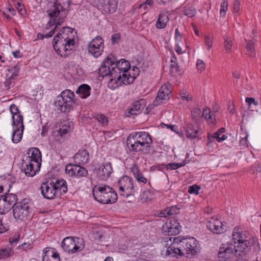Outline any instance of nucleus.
Listing matches in <instances>:
<instances>
[{"label": "nucleus", "mask_w": 261, "mask_h": 261, "mask_svg": "<svg viewBox=\"0 0 261 261\" xmlns=\"http://www.w3.org/2000/svg\"><path fill=\"white\" fill-rule=\"evenodd\" d=\"M172 91V85L166 84L163 85L159 89L156 98L153 101L154 106H158L162 102V100L169 99Z\"/></svg>", "instance_id": "12"}, {"label": "nucleus", "mask_w": 261, "mask_h": 261, "mask_svg": "<svg viewBox=\"0 0 261 261\" xmlns=\"http://www.w3.org/2000/svg\"><path fill=\"white\" fill-rule=\"evenodd\" d=\"M3 200H5L6 203H7L8 204L10 205V208L11 209L12 207L15 205V204L18 203L16 202L17 196L16 195L10 193H6V195L4 196L1 197Z\"/></svg>", "instance_id": "36"}, {"label": "nucleus", "mask_w": 261, "mask_h": 261, "mask_svg": "<svg viewBox=\"0 0 261 261\" xmlns=\"http://www.w3.org/2000/svg\"><path fill=\"white\" fill-rule=\"evenodd\" d=\"M19 70V67L18 66H14L13 68L9 70V72H11L12 74L10 76H8V74H7V77L13 81L15 80L18 77V72Z\"/></svg>", "instance_id": "49"}, {"label": "nucleus", "mask_w": 261, "mask_h": 261, "mask_svg": "<svg viewBox=\"0 0 261 261\" xmlns=\"http://www.w3.org/2000/svg\"><path fill=\"white\" fill-rule=\"evenodd\" d=\"M170 74L172 76H174L175 73L179 72V67L177 62H170Z\"/></svg>", "instance_id": "51"}, {"label": "nucleus", "mask_w": 261, "mask_h": 261, "mask_svg": "<svg viewBox=\"0 0 261 261\" xmlns=\"http://www.w3.org/2000/svg\"><path fill=\"white\" fill-rule=\"evenodd\" d=\"M15 178L10 177L8 178H0V194L2 193L4 188L8 189L7 192H9L10 189L15 183Z\"/></svg>", "instance_id": "30"}, {"label": "nucleus", "mask_w": 261, "mask_h": 261, "mask_svg": "<svg viewBox=\"0 0 261 261\" xmlns=\"http://www.w3.org/2000/svg\"><path fill=\"white\" fill-rule=\"evenodd\" d=\"M10 110L13 115L20 114L18 108L14 104L11 105L10 106Z\"/></svg>", "instance_id": "62"}, {"label": "nucleus", "mask_w": 261, "mask_h": 261, "mask_svg": "<svg viewBox=\"0 0 261 261\" xmlns=\"http://www.w3.org/2000/svg\"><path fill=\"white\" fill-rule=\"evenodd\" d=\"M114 60L112 58L108 57L104 60L101 66L99 68V72L103 77L109 76L110 73L111 67L114 65Z\"/></svg>", "instance_id": "21"}, {"label": "nucleus", "mask_w": 261, "mask_h": 261, "mask_svg": "<svg viewBox=\"0 0 261 261\" xmlns=\"http://www.w3.org/2000/svg\"><path fill=\"white\" fill-rule=\"evenodd\" d=\"M201 114V110L199 108H194L191 111V115L192 119L194 121H197Z\"/></svg>", "instance_id": "52"}, {"label": "nucleus", "mask_w": 261, "mask_h": 261, "mask_svg": "<svg viewBox=\"0 0 261 261\" xmlns=\"http://www.w3.org/2000/svg\"><path fill=\"white\" fill-rule=\"evenodd\" d=\"M118 186L121 195L128 197L135 192L133 179L128 176H122L118 181Z\"/></svg>", "instance_id": "7"}, {"label": "nucleus", "mask_w": 261, "mask_h": 261, "mask_svg": "<svg viewBox=\"0 0 261 261\" xmlns=\"http://www.w3.org/2000/svg\"><path fill=\"white\" fill-rule=\"evenodd\" d=\"M111 70L109 74L110 80L108 83L109 87H111L112 89H115L119 86L118 82H120V84L122 83V72L118 69L115 65L111 66Z\"/></svg>", "instance_id": "13"}, {"label": "nucleus", "mask_w": 261, "mask_h": 261, "mask_svg": "<svg viewBox=\"0 0 261 261\" xmlns=\"http://www.w3.org/2000/svg\"><path fill=\"white\" fill-rule=\"evenodd\" d=\"M235 246L232 244H222L220 247L218 252L219 261H226L231 259L234 256L238 257V255L234 252Z\"/></svg>", "instance_id": "9"}, {"label": "nucleus", "mask_w": 261, "mask_h": 261, "mask_svg": "<svg viewBox=\"0 0 261 261\" xmlns=\"http://www.w3.org/2000/svg\"><path fill=\"white\" fill-rule=\"evenodd\" d=\"M130 135H134V137L137 139H140V141L150 146L152 143V140L150 135L146 132H135L130 134Z\"/></svg>", "instance_id": "28"}, {"label": "nucleus", "mask_w": 261, "mask_h": 261, "mask_svg": "<svg viewBox=\"0 0 261 261\" xmlns=\"http://www.w3.org/2000/svg\"><path fill=\"white\" fill-rule=\"evenodd\" d=\"M246 48L247 49V55L250 57H254L255 55L254 50V42L252 40H245Z\"/></svg>", "instance_id": "40"}, {"label": "nucleus", "mask_w": 261, "mask_h": 261, "mask_svg": "<svg viewBox=\"0 0 261 261\" xmlns=\"http://www.w3.org/2000/svg\"><path fill=\"white\" fill-rule=\"evenodd\" d=\"M63 9V8L59 4H55L53 9L47 11L48 14L51 18V20L48 22V25L51 27L55 25L56 26L53 30L45 34V38L51 37L55 34L57 25H61L64 22V16H62V14Z\"/></svg>", "instance_id": "3"}, {"label": "nucleus", "mask_w": 261, "mask_h": 261, "mask_svg": "<svg viewBox=\"0 0 261 261\" xmlns=\"http://www.w3.org/2000/svg\"><path fill=\"white\" fill-rule=\"evenodd\" d=\"M130 169L134 177L139 182L145 184L147 182V178L143 176L136 164H134Z\"/></svg>", "instance_id": "31"}, {"label": "nucleus", "mask_w": 261, "mask_h": 261, "mask_svg": "<svg viewBox=\"0 0 261 261\" xmlns=\"http://www.w3.org/2000/svg\"><path fill=\"white\" fill-rule=\"evenodd\" d=\"M55 189L49 179L42 182L40 187L42 195L46 199H53L58 196Z\"/></svg>", "instance_id": "14"}, {"label": "nucleus", "mask_w": 261, "mask_h": 261, "mask_svg": "<svg viewBox=\"0 0 261 261\" xmlns=\"http://www.w3.org/2000/svg\"><path fill=\"white\" fill-rule=\"evenodd\" d=\"M206 226L209 230L216 234L222 233L225 231L223 223L214 217H212L208 221Z\"/></svg>", "instance_id": "16"}, {"label": "nucleus", "mask_w": 261, "mask_h": 261, "mask_svg": "<svg viewBox=\"0 0 261 261\" xmlns=\"http://www.w3.org/2000/svg\"><path fill=\"white\" fill-rule=\"evenodd\" d=\"M23 130L24 129L18 127L13 128V132L12 135V141L13 143H17L21 140Z\"/></svg>", "instance_id": "35"}, {"label": "nucleus", "mask_w": 261, "mask_h": 261, "mask_svg": "<svg viewBox=\"0 0 261 261\" xmlns=\"http://www.w3.org/2000/svg\"><path fill=\"white\" fill-rule=\"evenodd\" d=\"M251 245V243L247 240L240 242L236 246H235L234 252L238 256L241 255L240 253H238L239 251L246 254L250 249Z\"/></svg>", "instance_id": "27"}, {"label": "nucleus", "mask_w": 261, "mask_h": 261, "mask_svg": "<svg viewBox=\"0 0 261 261\" xmlns=\"http://www.w3.org/2000/svg\"><path fill=\"white\" fill-rule=\"evenodd\" d=\"M184 14L189 17H193L196 14V10L194 8H187L184 11Z\"/></svg>", "instance_id": "53"}, {"label": "nucleus", "mask_w": 261, "mask_h": 261, "mask_svg": "<svg viewBox=\"0 0 261 261\" xmlns=\"http://www.w3.org/2000/svg\"><path fill=\"white\" fill-rule=\"evenodd\" d=\"M51 182L53 187L56 188V193L58 195V193L65 194L67 192L68 188L66 181L63 179H59L57 178H53L49 179Z\"/></svg>", "instance_id": "20"}, {"label": "nucleus", "mask_w": 261, "mask_h": 261, "mask_svg": "<svg viewBox=\"0 0 261 261\" xmlns=\"http://www.w3.org/2000/svg\"><path fill=\"white\" fill-rule=\"evenodd\" d=\"M232 45V40L227 37H224V47L225 52L227 54H230L231 52V47Z\"/></svg>", "instance_id": "46"}, {"label": "nucleus", "mask_w": 261, "mask_h": 261, "mask_svg": "<svg viewBox=\"0 0 261 261\" xmlns=\"http://www.w3.org/2000/svg\"><path fill=\"white\" fill-rule=\"evenodd\" d=\"M187 247L189 248L187 250L188 252H189V256L195 255L198 250L197 240L194 238H187Z\"/></svg>", "instance_id": "29"}, {"label": "nucleus", "mask_w": 261, "mask_h": 261, "mask_svg": "<svg viewBox=\"0 0 261 261\" xmlns=\"http://www.w3.org/2000/svg\"><path fill=\"white\" fill-rule=\"evenodd\" d=\"M187 238H182L177 237L173 238V243L167 248L166 251V255L172 256H189V252H188V247H187Z\"/></svg>", "instance_id": "2"}, {"label": "nucleus", "mask_w": 261, "mask_h": 261, "mask_svg": "<svg viewBox=\"0 0 261 261\" xmlns=\"http://www.w3.org/2000/svg\"><path fill=\"white\" fill-rule=\"evenodd\" d=\"M73 29L69 27H64L62 29L60 30L58 34L56 35H58L59 37L57 38L58 40L65 41L70 39L68 37V33L70 34L72 33Z\"/></svg>", "instance_id": "34"}, {"label": "nucleus", "mask_w": 261, "mask_h": 261, "mask_svg": "<svg viewBox=\"0 0 261 261\" xmlns=\"http://www.w3.org/2000/svg\"><path fill=\"white\" fill-rule=\"evenodd\" d=\"M41 159L40 150L38 148L32 147L28 150L26 155L23 160L27 161V163L32 162L36 163V165L39 166V165H41Z\"/></svg>", "instance_id": "15"}, {"label": "nucleus", "mask_w": 261, "mask_h": 261, "mask_svg": "<svg viewBox=\"0 0 261 261\" xmlns=\"http://www.w3.org/2000/svg\"><path fill=\"white\" fill-rule=\"evenodd\" d=\"M94 198L103 204H112L117 200V194L114 189L106 185H95L92 189Z\"/></svg>", "instance_id": "1"}, {"label": "nucleus", "mask_w": 261, "mask_h": 261, "mask_svg": "<svg viewBox=\"0 0 261 261\" xmlns=\"http://www.w3.org/2000/svg\"><path fill=\"white\" fill-rule=\"evenodd\" d=\"M43 251V261H60L59 253L54 248H46Z\"/></svg>", "instance_id": "24"}, {"label": "nucleus", "mask_w": 261, "mask_h": 261, "mask_svg": "<svg viewBox=\"0 0 261 261\" xmlns=\"http://www.w3.org/2000/svg\"><path fill=\"white\" fill-rule=\"evenodd\" d=\"M227 5L228 4L227 2L224 1L221 4V9L220 10V13L221 14L223 12L224 13L223 15H225V13L227 10Z\"/></svg>", "instance_id": "63"}, {"label": "nucleus", "mask_w": 261, "mask_h": 261, "mask_svg": "<svg viewBox=\"0 0 261 261\" xmlns=\"http://www.w3.org/2000/svg\"><path fill=\"white\" fill-rule=\"evenodd\" d=\"M74 96V93L70 90L66 89L57 97V101L56 102L57 106L60 107L62 112L66 113L72 109Z\"/></svg>", "instance_id": "4"}, {"label": "nucleus", "mask_w": 261, "mask_h": 261, "mask_svg": "<svg viewBox=\"0 0 261 261\" xmlns=\"http://www.w3.org/2000/svg\"><path fill=\"white\" fill-rule=\"evenodd\" d=\"M70 129V126L65 124H61L59 126L56 127V130L57 132V135H59L61 137H64Z\"/></svg>", "instance_id": "42"}, {"label": "nucleus", "mask_w": 261, "mask_h": 261, "mask_svg": "<svg viewBox=\"0 0 261 261\" xmlns=\"http://www.w3.org/2000/svg\"><path fill=\"white\" fill-rule=\"evenodd\" d=\"M11 209L10 205L6 203L4 200L0 197V214H5L8 212Z\"/></svg>", "instance_id": "45"}, {"label": "nucleus", "mask_w": 261, "mask_h": 261, "mask_svg": "<svg viewBox=\"0 0 261 261\" xmlns=\"http://www.w3.org/2000/svg\"><path fill=\"white\" fill-rule=\"evenodd\" d=\"M13 248L9 246L0 249V259H4L12 256L14 254Z\"/></svg>", "instance_id": "39"}, {"label": "nucleus", "mask_w": 261, "mask_h": 261, "mask_svg": "<svg viewBox=\"0 0 261 261\" xmlns=\"http://www.w3.org/2000/svg\"><path fill=\"white\" fill-rule=\"evenodd\" d=\"M200 187L196 185L190 186L188 188V192L190 194H195L197 195L199 193Z\"/></svg>", "instance_id": "56"}, {"label": "nucleus", "mask_w": 261, "mask_h": 261, "mask_svg": "<svg viewBox=\"0 0 261 261\" xmlns=\"http://www.w3.org/2000/svg\"><path fill=\"white\" fill-rule=\"evenodd\" d=\"M81 165L77 164L75 177L77 178L86 177L88 174V171L86 168Z\"/></svg>", "instance_id": "43"}, {"label": "nucleus", "mask_w": 261, "mask_h": 261, "mask_svg": "<svg viewBox=\"0 0 261 261\" xmlns=\"http://www.w3.org/2000/svg\"><path fill=\"white\" fill-rule=\"evenodd\" d=\"M120 40V35L119 34H113L111 38V42L113 44H117Z\"/></svg>", "instance_id": "61"}, {"label": "nucleus", "mask_w": 261, "mask_h": 261, "mask_svg": "<svg viewBox=\"0 0 261 261\" xmlns=\"http://www.w3.org/2000/svg\"><path fill=\"white\" fill-rule=\"evenodd\" d=\"M9 227L7 224H4L2 220L0 219V233H4L9 230Z\"/></svg>", "instance_id": "60"}, {"label": "nucleus", "mask_w": 261, "mask_h": 261, "mask_svg": "<svg viewBox=\"0 0 261 261\" xmlns=\"http://www.w3.org/2000/svg\"><path fill=\"white\" fill-rule=\"evenodd\" d=\"M41 165H36V163L32 162L27 163V161L22 160V170L24 171L25 175L28 176L32 177L40 170Z\"/></svg>", "instance_id": "18"}, {"label": "nucleus", "mask_w": 261, "mask_h": 261, "mask_svg": "<svg viewBox=\"0 0 261 261\" xmlns=\"http://www.w3.org/2000/svg\"><path fill=\"white\" fill-rule=\"evenodd\" d=\"M117 0H103L102 10L106 13H114L117 8Z\"/></svg>", "instance_id": "25"}, {"label": "nucleus", "mask_w": 261, "mask_h": 261, "mask_svg": "<svg viewBox=\"0 0 261 261\" xmlns=\"http://www.w3.org/2000/svg\"><path fill=\"white\" fill-rule=\"evenodd\" d=\"M90 90L91 88L89 85L82 84L79 87L75 92L80 95L82 98H86L90 95Z\"/></svg>", "instance_id": "33"}, {"label": "nucleus", "mask_w": 261, "mask_h": 261, "mask_svg": "<svg viewBox=\"0 0 261 261\" xmlns=\"http://www.w3.org/2000/svg\"><path fill=\"white\" fill-rule=\"evenodd\" d=\"M94 118L99 122L102 125H107L108 123V119L104 115L96 114L94 115Z\"/></svg>", "instance_id": "47"}, {"label": "nucleus", "mask_w": 261, "mask_h": 261, "mask_svg": "<svg viewBox=\"0 0 261 261\" xmlns=\"http://www.w3.org/2000/svg\"><path fill=\"white\" fill-rule=\"evenodd\" d=\"M114 60V65L122 72V80L121 82L123 84H130L134 81L135 75L132 76L128 70L130 69V65L129 62L124 59H120L119 61H116L114 57H112Z\"/></svg>", "instance_id": "5"}, {"label": "nucleus", "mask_w": 261, "mask_h": 261, "mask_svg": "<svg viewBox=\"0 0 261 261\" xmlns=\"http://www.w3.org/2000/svg\"><path fill=\"white\" fill-rule=\"evenodd\" d=\"M59 37L58 35H56L53 40V47L56 52L60 55L61 57L63 58H66L70 55L69 53H68L67 50L65 49V46L64 45V42L63 40H58L57 38Z\"/></svg>", "instance_id": "19"}, {"label": "nucleus", "mask_w": 261, "mask_h": 261, "mask_svg": "<svg viewBox=\"0 0 261 261\" xmlns=\"http://www.w3.org/2000/svg\"><path fill=\"white\" fill-rule=\"evenodd\" d=\"M126 145L129 149L135 152H139L150 147V145L140 141L134 137V135H129L127 138Z\"/></svg>", "instance_id": "11"}, {"label": "nucleus", "mask_w": 261, "mask_h": 261, "mask_svg": "<svg viewBox=\"0 0 261 261\" xmlns=\"http://www.w3.org/2000/svg\"><path fill=\"white\" fill-rule=\"evenodd\" d=\"M187 137L189 139H195L198 136V129L196 125L189 124L186 129Z\"/></svg>", "instance_id": "32"}, {"label": "nucleus", "mask_w": 261, "mask_h": 261, "mask_svg": "<svg viewBox=\"0 0 261 261\" xmlns=\"http://www.w3.org/2000/svg\"><path fill=\"white\" fill-rule=\"evenodd\" d=\"M64 45L65 46L66 49L67 50L68 53L71 50H73L74 47V45L75 44V41L74 39L70 38L68 40L65 41Z\"/></svg>", "instance_id": "50"}, {"label": "nucleus", "mask_w": 261, "mask_h": 261, "mask_svg": "<svg viewBox=\"0 0 261 261\" xmlns=\"http://www.w3.org/2000/svg\"><path fill=\"white\" fill-rule=\"evenodd\" d=\"M62 248L66 252L74 253L83 250L84 247L83 241L79 238L66 237L61 243Z\"/></svg>", "instance_id": "6"}, {"label": "nucleus", "mask_w": 261, "mask_h": 261, "mask_svg": "<svg viewBox=\"0 0 261 261\" xmlns=\"http://www.w3.org/2000/svg\"><path fill=\"white\" fill-rule=\"evenodd\" d=\"M196 66L198 70L200 72H202L203 70L205 69V65L203 61L201 60H198L196 63Z\"/></svg>", "instance_id": "58"}, {"label": "nucleus", "mask_w": 261, "mask_h": 261, "mask_svg": "<svg viewBox=\"0 0 261 261\" xmlns=\"http://www.w3.org/2000/svg\"><path fill=\"white\" fill-rule=\"evenodd\" d=\"M77 164L72 165L69 164L65 167L66 173L71 176H74L75 175V171L77 169Z\"/></svg>", "instance_id": "44"}, {"label": "nucleus", "mask_w": 261, "mask_h": 261, "mask_svg": "<svg viewBox=\"0 0 261 261\" xmlns=\"http://www.w3.org/2000/svg\"><path fill=\"white\" fill-rule=\"evenodd\" d=\"M13 82V80L7 77V78L6 79V81L4 83L6 89H10V88L12 86Z\"/></svg>", "instance_id": "64"}, {"label": "nucleus", "mask_w": 261, "mask_h": 261, "mask_svg": "<svg viewBox=\"0 0 261 261\" xmlns=\"http://www.w3.org/2000/svg\"><path fill=\"white\" fill-rule=\"evenodd\" d=\"M179 208L176 206H172L170 207L167 208L163 212H161L160 217H166L167 215L171 216L176 215L179 213Z\"/></svg>", "instance_id": "41"}, {"label": "nucleus", "mask_w": 261, "mask_h": 261, "mask_svg": "<svg viewBox=\"0 0 261 261\" xmlns=\"http://www.w3.org/2000/svg\"><path fill=\"white\" fill-rule=\"evenodd\" d=\"M169 19L167 15L165 14H160L156 23V27L158 29H163L169 21Z\"/></svg>", "instance_id": "37"}, {"label": "nucleus", "mask_w": 261, "mask_h": 261, "mask_svg": "<svg viewBox=\"0 0 261 261\" xmlns=\"http://www.w3.org/2000/svg\"><path fill=\"white\" fill-rule=\"evenodd\" d=\"M186 164V163L185 162V161H184L182 163H169L168 164H166L165 166L167 169L175 170L185 166Z\"/></svg>", "instance_id": "48"}, {"label": "nucleus", "mask_w": 261, "mask_h": 261, "mask_svg": "<svg viewBox=\"0 0 261 261\" xmlns=\"http://www.w3.org/2000/svg\"><path fill=\"white\" fill-rule=\"evenodd\" d=\"M28 201V199H24L13 207V213L15 218L22 219L28 215L31 209Z\"/></svg>", "instance_id": "8"}, {"label": "nucleus", "mask_w": 261, "mask_h": 261, "mask_svg": "<svg viewBox=\"0 0 261 261\" xmlns=\"http://www.w3.org/2000/svg\"><path fill=\"white\" fill-rule=\"evenodd\" d=\"M205 45L207 46V49L209 50L212 47L213 44V37L210 36H205Z\"/></svg>", "instance_id": "57"}, {"label": "nucleus", "mask_w": 261, "mask_h": 261, "mask_svg": "<svg viewBox=\"0 0 261 261\" xmlns=\"http://www.w3.org/2000/svg\"><path fill=\"white\" fill-rule=\"evenodd\" d=\"M89 159V152L86 149L79 150L74 156V162L78 165H83L88 163Z\"/></svg>", "instance_id": "22"}, {"label": "nucleus", "mask_w": 261, "mask_h": 261, "mask_svg": "<svg viewBox=\"0 0 261 261\" xmlns=\"http://www.w3.org/2000/svg\"><path fill=\"white\" fill-rule=\"evenodd\" d=\"M146 104V101L144 99H140L134 101L133 103V107L130 108L128 112L129 114L126 115L127 116L129 117L131 115H135L139 114L141 110L145 106Z\"/></svg>", "instance_id": "23"}, {"label": "nucleus", "mask_w": 261, "mask_h": 261, "mask_svg": "<svg viewBox=\"0 0 261 261\" xmlns=\"http://www.w3.org/2000/svg\"><path fill=\"white\" fill-rule=\"evenodd\" d=\"M104 48L103 40L101 37L97 36L88 45V51L94 57H99Z\"/></svg>", "instance_id": "10"}, {"label": "nucleus", "mask_w": 261, "mask_h": 261, "mask_svg": "<svg viewBox=\"0 0 261 261\" xmlns=\"http://www.w3.org/2000/svg\"><path fill=\"white\" fill-rule=\"evenodd\" d=\"M18 11L20 15H22L26 13V10L24 8V5L18 2L16 4Z\"/></svg>", "instance_id": "59"}, {"label": "nucleus", "mask_w": 261, "mask_h": 261, "mask_svg": "<svg viewBox=\"0 0 261 261\" xmlns=\"http://www.w3.org/2000/svg\"><path fill=\"white\" fill-rule=\"evenodd\" d=\"M181 226L177 220H173L169 222H167L163 226V231L167 235H176L178 234L180 231Z\"/></svg>", "instance_id": "17"}, {"label": "nucleus", "mask_w": 261, "mask_h": 261, "mask_svg": "<svg viewBox=\"0 0 261 261\" xmlns=\"http://www.w3.org/2000/svg\"><path fill=\"white\" fill-rule=\"evenodd\" d=\"M202 116L204 117L205 119L210 122V120L212 119V116L211 115V111L210 109H204L203 110Z\"/></svg>", "instance_id": "55"}, {"label": "nucleus", "mask_w": 261, "mask_h": 261, "mask_svg": "<svg viewBox=\"0 0 261 261\" xmlns=\"http://www.w3.org/2000/svg\"><path fill=\"white\" fill-rule=\"evenodd\" d=\"M212 138H215L218 142H221L225 140L227 137L225 135H221L219 134V132H216L214 134L213 136H212Z\"/></svg>", "instance_id": "54"}, {"label": "nucleus", "mask_w": 261, "mask_h": 261, "mask_svg": "<svg viewBox=\"0 0 261 261\" xmlns=\"http://www.w3.org/2000/svg\"><path fill=\"white\" fill-rule=\"evenodd\" d=\"M12 119L13 128L18 127L24 129L23 117L21 114H18L17 115H13Z\"/></svg>", "instance_id": "38"}, {"label": "nucleus", "mask_w": 261, "mask_h": 261, "mask_svg": "<svg viewBox=\"0 0 261 261\" xmlns=\"http://www.w3.org/2000/svg\"><path fill=\"white\" fill-rule=\"evenodd\" d=\"M112 167L110 163H107L100 166L97 169H96V173L99 177L102 178L108 177L112 172Z\"/></svg>", "instance_id": "26"}]
</instances>
